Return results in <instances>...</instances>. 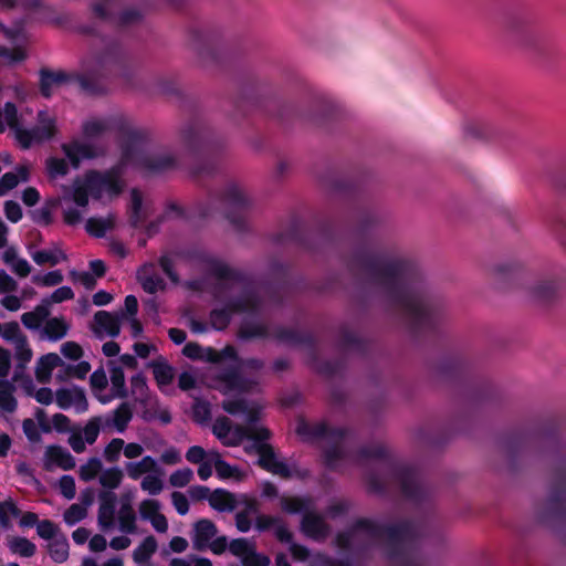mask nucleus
Wrapping results in <instances>:
<instances>
[{
    "instance_id": "obj_1",
    "label": "nucleus",
    "mask_w": 566,
    "mask_h": 566,
    "mask_svg": "<svg viewBox=\"0 0 566 566\" xmlns=\"http://www.w3.org/2000/svg\"><path fill=\"white\" fill-rule=\"evenodd\" d=\"M176 166V159L166 150H155L143 139L134 138L123 150L120 163L106 171L90 170L76 178L61 197L63 219L74 226L83 220L88 199L106 203L118 197L126 184L123 171L133 167L140 172H160Z\"/></svg>"
},
{
    "instance_id": "obj_2",
    "label": "nucleus",
    "mask_w": 566,
    "mask_h": 566,
    "mask_svg": "<svg viewBox=\"0 0 566 566\" xmlns=\"http://www.w3.org/2000/svg\"><path fill=\"white\" fill-rule=\"evenodd\" d=\"M417 535L418 527L410 522L385 526L369 520H359L347 533L337 535L336 544L342 549L358 552L386 538L397 549L389 555L395 566H419L408 551Z\"/></svg>"
},
{
    "instance_id": "obj_3",
    "label": "nucleus",
    "mask_w": 566,
    "mask_h": 566,
    "mask_svg": "<svg viewBox=\"0 0 566 566\" xmlns=\"http://www.w3.org/2000/svg\"><path fill=\"white\" fill-rule=\"evenodd\" d=\"M373 274L413 324L422 325L429 322L432 315L431 305L415 290L409 263L398 259L379 258L373 265Z\"/></svg>"
},
{
    "instance_id": "obj_4",
    "label": "nucleus",
    "mask_w": 566,
    "mask_h": 566,
    "mask_svg": "<svg viewBox=\"0 0 566 566\" xmlns=\"http://www.w3.org/2000/svg\"><path fill=\"white\" fill-rule=\"evenodd\" d=\"M241 415L244 416V420L249 424L248 428L240 426L232 427L229 418L220 417L213 422V434L228 447L240 444L244 438L253 440V447L259 453V463L262 468L283 478L291 476L294 470L286 462L279 459L266 443L270 437L269 430L263 427L254 426L256 420L249 422L247 415ZM255 419H258V417Z\"/></svg>"
},
{
    "instance_id": "obj_5",
    "label": "nucleus",
    "mask_w": 566,
    "mask_h": 566,
    "mask_svg": "<svg viewBox=\"0 0 566 566\" xmlns=\"http://www.w3.org/2000/svg\"><path fill=\"white\" fill-rule=\"evenodd\" d=\"M233 365L214 375L211 380V387L226 396L222 408L230 415L245 413L247 420L252 422L256 418V406L242 398L244 392L252 389L254 382L240 376V370L244 368L260 369L263 363L259 359H229Z\"/></svg>"
},
{
    "instance_id": "obj_6",
    "label": "nucleus",
    "mask_w": 566,
    "mask_h": 566,
    "mask_svg": "<svg viewBox=\"0 0 566 566\" xmlns=\"http://www.w3.org/2000/svg\"><path fill=\"white\" fill-rule=\"evenodd\" d=\"M13 130L18 144L28 149L35 144L51 139L56 133V120L46 111H40L36 117V125L32 128H24L15 105L11 102L4 104L0 109V133L7 128Z\"/></svg>"
},
{
    "instance_id": "obj_7",
    "label": "nucleus",
    "mask_w": 566,
    "mask_h": 566,
    "mask_svg": "<svg viewBox=\"0 0 566 566\" xmlns=\"http://www.w3.org/2000/svg\"><path fill=\"white\" fill-rule=\"evenodd\" d=\"M122 119L117 116L91 118L82 127L86 140L74 139L63 144L62 150L72 166L77 168L81 161L96 158L104 151L103 147L92 144L91 140L103 137L106 133L119 128Z\"/></svg>"
},
{
    "instance_id": "obj_8",
    "label": "nucleus",
    "mask_w": 566,
    "mask_h": 566,
    "mask_svg": "<svg viewBox=\"0 0 566 566\" xmlns=\"http://www.w3.org/2000/svg\"><path fill=\"white\" fill-rule=\"evenodd\" d=\"M295 430L303 441L322 439L332 443L324 452L325 463L328 468L336 469L347 459V452L344 450L347 433L345 430L329 429L324 422L308 423L303 419L298 420Z\"/></svg>"
},
{
    "instance_id": "obj_9",
    "label": "nucleus",
    "mask_w": 566,
    "mask_h": 566,
    "mask_svg": "<svg viewBox=\"0 0 566 566\" xmlns=\"http://www.w3.org/2000/svg\"><path fill=\"white\" fill-rule=\"evenodd\" d=\"M90 385L94 397L103 405L128 396L125 374L117 361H109L107 371L104 368L94 370Z\"/></svg>"
},
{
    "instance_id": "obj_10",
    "label": "nucleus",
    "mask_w": 566,
    "mask_h": 566,
    "mask_svg": "<svg viewBox=\"0 0 566 566\" xmlns=\"http://www.w3.org/2000/svg\"><path fill=\"white\" fill-rule=\"evenodd\" d=\"M281 509L287 514H302L301 530L311 538L324 539L329 527L323 516L314 512L315 504L308 496H282Z\"/></svg>"
},
{
    "instance_id": "obj_11",
    "label": "nucleus",
    "mask_w": 566,
    "mask_h": 566,
    "mask_svg": "<svg viewBox=\"0 0 566 566\" xmlns=\"http://www.w3.org/2000/svg\"><path fill=\"white\" fill-rule=\"evenodd\" d=\"M54 370L55 377L61 381L84 379L91 370V365L87 361L70 364L54 353L46 354L38 360L35 375L39 381L48 382Z\"/></svg>"
},
{
    "instance_id": "obj_12",
    "label": "nucleus",
    "mask_w": 566,
    "mask_h": 566,
    "mask_svg": "<svg viewBox=\"0 0 566 566\" xmlns=\"http://www.w3.org/2000/svg\"><path fill=\"white\" fill-rule=\"evenodd\" d=\"M216 525L202 518L195 523L191 533L193 548L202 551L209 548L214 554H221L227 548V538L224 536L217 537Z\"/></svg>"
},
{
    "instance_id": "obj_13",
    "label": "nucleus",
    "mask_w": 566,
    "mask_h": 566,
    "mask_svg": "<svg viewBox=\"0 0 566 566\" xmlns=\"http://www.w3.org/2000/svg\"><path fill=\"white\" fill-rule=\"evenodd\" d=\"M118 9L119 3L117 0H98L93 6V11L97 18L119 25L132 24L142 18L138 10L128 9L117 14Z\"/></svg>"
},
{
    "instance_id": "obj_14",
    "label": "nucleus",
    "mask_w": 566,
    "mask_h": 566,
    "mask_svg": "<svg viewBox=\"0 0 566 566\" xmlns=\"http://www.w3.org/2000/svg\"><path fill=\"white\" fill-rule=\"evenodd\" d=\"M0 31L9 40L11 46L0 45V57L7 63H17L23 61L25 54L27 36L21 27L7 28L0 22Z\"/></svg>"
},
{
    "instance_id": "obj_15",
    "label": "nucleus",
    "mask_w": 566,
    "mask_h": 566,
    "mask_svg": "<svg viewBox=\"0 0 566 566\" xmlns=\"http://www.w3.org/2000/svg\"><path fill=\"white\" fill-rule=\"evenodd\" d=\"M144 453V447L137 442H125L122 438H113L103 450V458L108 463H118L120 457L136 460Z\"/></svg>"
},
{
    "instance_id": "obj_16",
    "label": "nucleus",
    "mask_w": 566,
    "mask_h": 566,
    "mask_svg": "<svg viewBox=\"0 0 566 566\" xmlns=\"http://www.w3.org/2000/svg\"><path fill=\"white\" fill-rule=\"evenodd\" d=\"M255 308L254 295L248 294L241 300L229 303L226 308H214L210 314V323L214 329L222 331L228 326L232 313Z\"/></svg>"
},
{
    "instance_id": "obj_17",
    "label": "nucleus",
    "mask_w": 566,
    "mask_h": 566,
    "mask_svg": "<svg viewBox=\"0 0 566 566\" xmlns=\"http://www.w3.org/2000/svg\"><path fill=\"white\" fill-rule=\"evenodd\" d=\"M182 354L190 359L219 363L223 359H234L235 348L233 346H226L221 352H217L211 347H202L197 343H188L184 347Z\"/></svg>"
},
{
    "instance_id": "obj_18",
    "label": "nucleus",
    "mask_w": 566,
    "mask_h": 566,
    "mask_svg": "<svg viewBox=\"0 0 566 566\" xmlns=\"http://www.w3.org/2000/svg\"><path fill=\"white\" fill-rule=\"evenodd\" d=\"M55 402L63 410L73 409L76 413L87 410L88 403L85 392L77 386L59 388L55 392Z\"/></svg>"
},
{
    "instance_id": "obj_19",
    "label": "nucleus",
    "mask_w": 566,
    "mask_h": 566,
    "mask_svg": "<svg viewBox=\"0 0 566 566\" xmlns=\"http://www.w3.org/2000/svg\"><path fill=\"white\" fill-rule=\"evenodd\" d=\"M122 318L116 314L106 311H99L94 316L93 332L98 338L118 336L120 332Z\"/></svg>"
},
{
    "instance_id": "obj_20",
    "label": "nucleus",
    "mask_w": 566,
    "mask_h": 566,
    "mask_svg": "<svg viewBox=\"0 0 566 566\" xmlns=\"http://www.w3.org/2000/svg\"><path fill=\"white\" fill-rule=\"evenodd\" d=\"M138 301L134 295L125 297L124 307L116 312L122 318V324L128 326L134 338L139 337L143 333L142 323L137 318Z\"/></svg>"
},
{
    "instance_id": "obj_21",
    "label": "nucleus",
    "mask_w": 566,
    "mask_h": 566,
    "mask_svg": "<svg viewBox=\"0 0 566 566\" xmlns=\"http://www.w3.org/2000/svg\"><path fill=\"white\" fill-rule=\"evenodd\" d=\"M137 279L144 291L149 294L163 291L166 285L158 266L153 263L144 264L137 272Z\"/></svg>"
},
{
    "instance_id": "obj_22",
    "label": "nucleus",
    "mask_w": 566,
    "mask_h": 566,
    "mask_svg": "<svg viewBox=\"0 0 566 566\" xmlns=\"http://www.w3.org/2000/svg\"><path fill=\"white\" fill-rule=\"evenodd\" d=\"M133 418V409L128 402L120 403L115 410L103 417V424L106 428L114 429L123 433Z\"/></svg>"
},
{
    "instance_id": "obj_23",
    "label": "nucleus",
    "mask_w": 566,
    "mask_h": 566,
    "mask_svg": "<svg viewBox=\"0 0 566 566\" xmlns=\"http://www.w3.org/2000/svg\"><path fill=\"white\" fill-rule=\"evenodd\" d=\"M44 465L48 470L61 468L70 470L75 467V460L72 454L64 448L50 446L44 453Z\"/></svg>"
},
{
    "instance_id": "obj_24",
    "label": "nucleus",
    "mask_w": 566,
    "mask_h": 566,
    "mask_svg": "<svg viewBox=\"0 0 566 566\" xmlns=\"http://www.w3.org/2000/svg\"><path fill=\"white\" fill-rule=\"evenodd\" d=\"M211 272L218 281L220 290L232 291L237 287L241 280L237 272L221 262L213 263ZM221 293L222 291H218V296H221Z\"/></svg>"
},
{
    "instance_id": "obj_25",
    "label": "nucleus",
    "mask_w": 566,
    "mask_h": 566,
    "mask_svg": "<svg viewBox=\"0 0 566 566\" xmlns=\"http://www.w3.org/2000/svg\"><path fill=\"white\" fill-rule=\"evenodd\" d=\"M124 471L132 480H138L143 475L158 471V462L150 455H145L140 460H129L124 464Z\"/></svg>"
},
{
    "instance_id": "obj_26",
    "label": "nucleus",
    "mask_w": 566,
    "mask_h": 566,
    "mask_svg": "<svg viewBox=\"0 0 566 566\" xmlns=\"http://www.w3.org/2000/svg\"><path fill=\"white\" fill-rule=\"evenodd\" d=\"M395 474L401 489V492L407 497H418L420 485L416 471L409 468H398Z\"/></svg>"
},
{
    "instance_id": "obj_27",
    "label": "nucleus",
    "mask_w": 566,
    "mask_h": 566,
    "mask_svg": "<svg viewBox=\"0 0 566 566\" xmlns=\"http://www.w3.org/2000/svg\"><path fill=\"white\" fill-rule=\"evenodd\" d=\"M290 553L294 560L297 562H310V566H339L332 558L316 554L314 556L311 555L310 551L302 545L291 543Z\"/></svg>"
},
{
    "instance_id": "obj_28",
    "label": "nucleus",
    "mask_w": 566,
    "mask_h": 566,
    "mask_svg": "<svg viewBox=\"0 0 566 566\" xmlns=\"http://www.w3.org/2000/svg\"><path fill=\"white\" fill-rule=\"evenodd\" d=\"M116 523L118 530L124 534L137 533L136 514L129 503H123L116 513Z\"/></svg>"
},
{
    "instance_id": "obj_29",
    "label": "nucleus",
    "mask_w": 566,
    "mask_h": 566,
    "mask_svg": "<svg viewBox=\"0 0 566 566\" xmlns=\"http://www.w3.org/2000/svg\"><path fill=\"white\" fill-rule=\"evenodd\" d=\"M118 60V49L115 45H107L102 53L93 55L88 61L85 62L87 70L93 69L98 71L104 69Z\"/></svg>"
},
{
    "instance_id": "obj_30",
    "label": "nucleus",
    "mask_w": 566,
    "mask_h": 566,
    "mask_svg": "<svg viewBox=\"0 0 566 566\" xmlns=\"http://www.w3.org/2000/svg\"><path fill=\"white\" fill-rule=\"evenodd\" d=\"M2 260L19 276H28L31 271L29 262L20 258L14 248L6 249L2 253Z\"/></svg>"
},
{
    "instance_id": "obj_31",
    "label": "nucleus",
    "mask_w": 566,
    "mask_h": 566,
    "mask_svg": "<svg viewBox=\"0 0 566 566\" xmlns=\"http://www.w3.org/2000/svg\"><path fill=\"white\" fill-rule=\"evenodd\" d=\"M31 258L38 265H56L66 260V254L59 247L54 245L31 252Z\"/></svg>"
},
{
    "instance_id": "obj_32",
    "label": "nucleus",
    "mask_w": 566,
    "mask_h": 566,
    "mask_svg": "<svg viewBox=\"0 0 566 566\" xmlns=\"http://www.w3.org/2000/svg\"><path fill=\"white\" fill-rule=\"evenodd\" d=\"M14 346V357L17 359V367L13 376V380H18L23 373L25 366L31 361L33 353L30 348L27 337H23Z\"/></svg>"
},
{
    "instance_id": "obj_33",
    "label": "nucleus",
    "mask_w": 566,
    "mask_h": 566,
    "mask_svg": "<svg viewBox=\"0 0 566 566\" xmlns=\"http://www.w3.org/2000/svg\"><path fill=\"white\" fill-rule=\"evenodd\" d=\"M158 544L154 536L149 535L134 549L133 559L136 564L145 566L157 551Z\"/></svg>"
},
{
    "instance_id": "obj_34",
    "label": "nucleus",
    "mask_w": 566,
    "mask_h": 566,
    "mask_svg": "<svg viewBox=\"0 0 566 566\" xmlns=\"http://www.w3.org/2000/svg\"><path fill=\"white\" fill-rule=\"evenodd\" d=\"M29 179V167L19 166L15 171L6 172L0 179V196L13 189L20 181Z\"/></svg>"
},
{
    "instance_id": "obj_35",
    "label": "nucleus",
    "mask_w": 566,
    "mask_h": 566,
    "mask_svg": "<svg viewBox=\"0 0 566 566\" xmlns=\"http://www.w3.org/2000/svg\"><path fill=\"white\" fill-rule=\"evenodd\" d=\"M67 329L69 325L64 319L57 317L46 318L43 324L42 334L45 338L55 342L63 338L66 335Z\"/></svg>"
},
{
    "instance_id": "obj_36",
    "label": "nucleus",
    "mask_w": 566,
    "mask_h": 566,
    "mask_svg": "<svg viewBox=\"0 0 566 566\" xmlns=\"http://www.w3.org/2000/svg\"><path fill=\"white\" fill-rule=\"evenodd\" d=\"M123 478H124V472L119 467H117V465L109 467V468L104 467L101 472L98 483L101 484V486L103 489L112 491V490L117 489L120 485Z\"/></svg>"
},
{
    "instance_id": "obj_37",
    "label": "nucleus",
    "mask_w": 566,
    "mask_h": 566,
    "mask_svg": "<svg viewBox=\"0 0 566 566\" xmlns=\"http://www.w3.org/2000/svg\"><path fill=\"white\" fill-rule=\"evenodd\" d=\"M209 503L219 512H231L235 509L234 496L224 490H216L211 493L209 495Z\"/></svg>"
},
{
    "instance_id": "obj_38",
    "label": "nucleus",
    "mask_w": 566,
    "mask_h": 566,
    "mask_svg": "<svg viewBox=\"0 0 566 566\" xmlns=\"http://www.w3.org/2000/svg\"><path fill=\"white\" fill-rule=\"evenodd\" d=\"M50 557L55 563H64L69 558V541L61 534L46 545Z\"/></svg>"
},
{
    "instance_id": "obj_39",
    "label": "nucleus",
    "mask_w": 566,
    "mask_h": 566,
    "mask_svg": "<svg viewBox=\"0 0 566 566\" xmlns=\"http://www.w3.org/2000/svg\"><path fill=\"white\" fill-rule=\"evenodd\" d=\"M14 387L7 380L0 379V413H12L17 408L13 396Z\"/></svg>"
},
{
    "instance_id": "obj_40",
    "label": "nucleus",
    "mask_w": 566,
    "mask_h": 566,
    "mask_svg": "<svg viewBox=\"0 0 566 566\" xmlns=\"http://www.w3.org/2000/svg\"><path fill=\"white\" fill-rule=\"evenodd\" d=\"M115 224V217L109 214L106 218H90L85 223L86 231L97 238L104 237Z\"/></svg>"
},
{
    "instance_id": "obj_41",
    "label": "nucleus",
    "mask_w": 566,
    "mask_h": 566,
    "mask_svg": "<svg viewBox=\"0 0 566 566\" xmlns=\"http://www.w3.org/2000/svg\"><path fill=\"white\" fill-rule=\"evenodd\" d=\"M7 545L12 554L19 555L21 557H31L36 552L35 544L21 536H12L8 538Z\"/></svg>"
},
{
    "instance_id": "obj_42",
    "label": "nucleus",
    "mask_w": 566,
    "mask_h": 566,
    "mask_svg": "<svg viewBox=\"0 0 566 566\" xmlns=\"http://www.w3.org/2000/svg\"><path fill=\"white\" fill-rule=\"evenodd\" d=\"M49 316V311L45 306H36L33 311L27 312L21 316L22 324L31 331L39 329Z\"/></svg>"
},
{
    "instance_id": "obj_43",
    "label": "nucleus",
    "mask_w": 566,
    "mask_h": 566,
    "mask_svg": "<svg viewBox=\"0 0 566 566\" xmlns=\"http://www.w3.org/2000/svg\"><path fill=\"white\" fill-rule=\"evenodd\" d=\"M132 398L139 403H146L148 399V386L146 377L138 373L130 378V390Z\"/></svg>"
},
{
    "instance_id": "obj_44",
    "label": "nucleus",
    "mask_w": 566,
    "mask_h": 566,
    "mask_svg": "<svg viewBox=\"0 0 566 566\" xmlns=\"http://www.w3.org/2000/svg\"><path fill=\"white\" fill-rule=\"evenodd\" d=\"M66 76L64 73L42 72L41 73V92L45 97H50L55 88H57Z\"/></svg>"
},
{
    "instance_id": "obj_45",
    "label": "nucleus",
    "mask_w": 566,
    "mask_h": 566,
    "mask_svg": "<svg viewBox=\"0 0 566 566\" xmlns=\"http://www.w3.org/2000/svg\"><path fill=\"white\" fill-rule=\"evenodd\" d=\"M210 461L213 462V467L216 469L217 475L224 480L237 478L239 474L238 468L230 465L222 458L221 454L217 451L210 452Z\"/></svg>"
},
{
    "instance_id": "obj_46",
    "label": "nucleus",
    "mask_w": 566,
    "mask_h": 566,
    "mask_svg": "<svg viewBox=\"0 0 566 566\" xmlns=\"http://www.w3.org/2000/svg\"><path fill=\"white\" fill-rule=\"evenodd\" d=\"M160 474V468L158 467L157 472H151L150 474L145 475L142 479L140 489L151 496L160 494L164 490V482Z\"/></svg>"
},
{
    "instance_id": "obj_47",
    "label": "nucleus",
    "mask_w": 566,
    "mask_h": 566,
    "mask_svg": "<svg viewBox=\"0 0 566 566\" xmlns=\"http://www.w3.org/2000/svg\"><path fill=\"white\" fill-rule=\"evenodd\" d=\"M103 468L104 464L99 458H90L80 467V478L85 482H90L96 478L99 479Z\"/></svg>"
},
{
    "instance_id": "obj_48",
    "label": "nucleus",
    "mask_w": 566,
    "mask_h": 566,
    "mask_svg": "<svg viewBox=\"0 0 566 566\" xmlns=\"http://www.w3.org/2000/svg\"><path fill=\"white\" fill-rule=\"evenodd\" d=\"M256 514L258 509L254 504H249L243 511L238 512L235 515L237 528L242 533L249 532L252 527L253 517Z\"/></svg>"
},
{
    "instance_id": "obj_49",
    "label": "nucleus",
    "mask_w": 566,
    "mask_h": 566,
    "mask_svg": "<svg viewBox=\"0 0 566 566\" xmlns=\"http://www.w3.org/2000/svg\"><path fill=\"white\" fill-rule=\"evenodd\" d=\"M239 335L243 339L252 337H266L270 335L268 327L260 322H245L239 332Z\"/></svg>"
},
{
    "instance_id": "obj_50",
    "label": "nucleus",
    "mask_w": 566,
    "mask_h": 566,
    "mask_svg": "<svg viewBox=\"0 0 566 566\" xmlns=\"http://www.w3.org/2000/svg\"><path fill=\"white\" fill-rule=\"evenodd\" d=\"M226 202L229 207L241 210L247 206L248 199L240 187L231 185L226 192Z\"/></svg>"
},
{
    "instance_id": "obj_51",
    "label": "nucleus",
    "mask_w": 566,
    "mask_h": 566,
    "mask_svg": "<svg viewBox=\"0 0 566 566\" xmlns=\"http://www.w3.org/2000/svg\"><path fill=\"white\" fill-rule=\"evenodd\" d=\"M25 391L39 403L50 405L55 401V394L48 387L35 388V386L30 381V384L25 387Z\"/></svg>"
},
{
    "instance_id": "obj_52",
    "label": "nucleus",
    "mask_w": 566,
    "mask_h": 566,
    "mask_svg": "<svg viewBox=\"0 0 566 566\" xmlns=\"http://www.w3.org/2000/svg\"><path fill=\"white\" fill-rule=\"evenodd\" d=\"M20 516V510L12 500L0 502V525L9 527L11 520Z\"/></svg>"
},
{
    "instance_id": "obj_53",
    "label": "nucleus",
    "mask_w": 566,
    "mask_h": 566,
    "mask_svg": "<svg viewBox=\"0 0 566 566\" xmlns=\"http://www.w3.org/2000/svg\"><path fill=\"white\" fill-rule=\"evenodd\" d=\"M154 377L160 388L171 382L174 378L172 368L165 363L153 364Z\"/></svg>"
},
{
    "instance_id": "obj_54",
    "label": "nucleus",
    "mask_w": 566,
    "mask_h": 566,
    "mask_svg": "<svg viewBox=\"0 0 566 566\" xmlns=\"http://www.w3.org/2000/svg\"><path fill=\"white\" fill-rule=\"evenodd\" d=\"M161 505L155 499H145L139 503L138 512L144 521H150L156 515L160 514Z\"/></svg>"
},
{
    "instance_id": "obj_55",
    "label": "nucleus",
    "mask_w": 566,
    "mask_h": 566,
    "mask_svg": "<svg viewBox=\"0 0 566 566\" xmlns=\"http://www.w3.org/2000/svg\"><path fill=\"white\" fill-rule=\"evenodd\" d=\"M46 170L51 178H57L67 174L69 165L63 158L50 157L46 159Z\"/></svg>"
},
{
    "instance_id": "obj_56",
    "label": "nucleus",
    "mask_w": 566,
    "mask_h": 566,
    "mask_svg": "<svg viewBox=\"0 0 566 566\" xmlns=\"http://www.w3.org/2000/svg\"><path fill=\"white\" fill-rule=\"evenodd\" d=\"M130 200H132L130 219H132V223L135 227H137L143 219V199H142L140 192L136 189H133L130 192Z\"/></svg>"
},
{
    "instance_id": "obj_57",
    "label": "nucleus",
    "mask_w": 566,
    "mask_h": 566,
    "mask_svg": "<svg viewBox=\"0 0 566 566\" xmlns=\"http://www.w3.org/2000/svg\"><path fill=\"white\" fill-rule=\"evenodd\" d=\"M36 533L41 538L48 541V543L61 535L59 527L49 520L40 521L36 524Z\"/></svg>"
},
{
    "instance_id": "obj_58",
    "label": "nucleus",
    "mask_w": 566,
    "mask_h": 566,
    "mask_svg": "<svg viewBox=\"0 0 566 566\" xmlns=\"http://www.w3.org/2000/svg\"><path fill=\"white\" fill-rule=\"evenodd\" d=\"M61 354L69 359L70 364L81 363L83 356L82 347L74 342H66L61 346Z\"/></svg>"
},
{
    "instance_id": "obj_59",
    "label": "nucleus",
    "mask_w": 566,
    "mask_h": 566,
    "mask_svg": "<svg viewBox=\"0 0 566 566\" xmlns=\"http://www.w3.org/2000/svg\"><path fill=\"white\" fill-rule=\"evenodd\" d=\"M1 337L6 342L13 345V344L18 343L19 340H21L25 336L22 334L20 326L17 322H10V323L3 324V331H2Z\"/></svg>"
},
{
    "instance_id": "obj_60",
    "label": "nucleus",
    "mask_w": 566,
    "mask_h": 566,
    "mask_svg": "<svg viewBox=\"0 0 566 566\" xmlns=\"http://www.w3.org/2000/svg\"><path fill=\"white\" fill-rule=\"evenodd\" d=\"M193 478V471L189 468L176 470L169 476V483L175 488L186 486Z\"/></svg>"
},
{
    "instance_id": "obj_61",
    "label": "nucleus",
    "mask_w": 566,
    "mask_h": 566,
    "mask_svg": "<svg viewBox=\"0 0 566 566\" xmlns=\"http://www.w3.org/2000/svg\"><path fill=\"white\" fill-rule=\"evenodd\" d=\"M169 566H212V563L206 557L188 555L182 558H172Z\"/></svg>"
},
{
    "instance_id": "obj_62",
    "label": "nucleus",
    "mask_w": 566,
    "mask_h": 566,
    "mask_svg": "<svg viewBox=\"0 0 566 566\" xmlns=\"http://www.w3.org/2000/svg\"><path fill=\"white\" fill-rule=\"evenodd\" d=\"M253 544L245 538L233 539L229 544V551L241 560L251 552Z\"/></svg>"
},
{
    "instance_id": "obj_63",
    "label": "nucleus",
    "mask_w": 566,
    "mask_h": 566,
    "mask_svg": "<svg viewBox=\"0 0 566 566\" xmlns=\"http://www.w3.org/2000/svg\"><path fill=\"white\" fill-rule=\"evenodd\" d=\"M86 516V509L81 504H72L64 513V522L67 525H75Z\"/></svg>"
},
{
    "instance_id": "obj_64",
    "label": "nucleus",
    "mask_w": 566,
    "mask_h": 566,
    "mask_svg": "<svg viewBox=\"0 0 566 566\" xmlns=\"http://www.w3.org/2000/svg\"><path fill=\"white\" fill-rule=\"evenodd\" d=\"M98 522L104 531L114 525V506L111 503H103L98 511Z\"/></svg>"
}]
</instances>
